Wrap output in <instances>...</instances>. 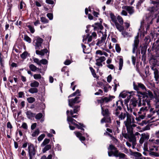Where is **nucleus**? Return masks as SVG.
<instances>
[{"mask_svg": "<svg viewBox=\"0 0 159 159\" xmlns=\"http://www.w3.org/2000/svg\"><path fill=\"white\" fill-rule=\"evenodd\" d=\"M26 115L28 118L30 119L35 116V114L33 113L30 111H27L26 112Z\"/></svg>", "mask_w": 159, "mask_h": 159, "instance_id": "nucleus-22", "label": "nucleus"}, {"mask_svg": "<svg viewBox=\"0 0 159 159\" xmlns=\"http://www.w3.org/2000/svg\"><path fill=\"white\" fill-rule=\"evenodd\" d=\"M29 68L33 71H35L38 68L33 64H31L29 66Z\"/></svg>", "mask_w": 159, "mask_h": 159, "instance_id": "nucleus-37", "label": "nucleus"}, {"mask_svg": "<svg viewBox=\"0 0 159 159\" xmlns=\"http://www.w3.org/2000/svg\"><path fill=\"white\" fill-rule=\"evenodd\" d=\"M139 43V40L138 39V37L136 36L135 38V40L134 42V43L133 44V48L132 50V52L134 53L135 52L136 50L137 49V47Z\"/></svg>", "mask_w": 159, "mask_h": 159, "instance_id": "nucleus-13", "label": "nucleus"}, {"mask_svg": "<svg viewBox=\"0 0 159 159\" xmlns=\"http://www.w3.org/2000/svg\"><path fill=\"white\" fill-rule=\"evenodd\" d=\"M134 155L135 159H141L140 157L141 154L139 152H136L134 153Z\"/></svg>", "mask_w": 159, "mask_h": 159, "instance_id": "nucleus-35", "label": "nucleus"}, {"mask_svg": "<svg viewBox=\"0 0 159 159\" xmlns=\"http://www.w3.org/2000/svg\"><path fill=\"white\" fill-rule=\"evenodd\" d=\"M147 117L148 118H151V120H152V122H154L158 120V119H156L155 120H153L155 117V116H153L151 113L148 114L147 116Z\"/></svg>", "mask_w": 159, "mask_h": 159, "instance_id": "nucleus-42", "label": "nucleus"}, {"mask_svg": "<svg viewBox=\"0 0 159 159\" xmlns=\"http://www.w3.org/2000/svg\"><path fill=\"white\" fill-rule=\"evenodd\" d=\"M74 133L76 136L83 143V141L85 140V138L82 136V134L79 132H75Z\"/></svg>", "mask_w": 159, "mask_h": 159, "instance_id": "nucleus-17", "label": "nucleus"}, {"mask_svg": "<svg viewBox=\"0 0 159 159\" xmlns=\"http://www.w3.org/2000/svg\"><path fill=\"white\" fill-rule=\"evenodd\" d=\"M80 106H76L74 107V110L73 111L72 110L70 111V113L71 115L73 114L74 113H76L80 110Z\"/></svg>", "mask_w": 159, "mask_h": 159, "instance_id": "nucleus-20", "label": "nucleus"}, {"mask_svg": "<svg viewBox=\"0 0 159 159\" xmlns=\"http://www.w3.org/2000/svg\"><path fill=\"white\" fill-rule=\"evenodd\" d=\"M116 50L118 53H120L121 51V48L120 47L119 44H116L115 46Z\"/></svg>", "mask_w": 159, "mask_h": 159, "instance_id": "nucleus-45", "label": "nucleus"}, {"mask_svg": "<svg viewBox=\"0 0 159 159\" xmlns=\"http://www.w3.org/2000/svg\"><path fill=\"white\" fill-rule=\"evenodd\" d=\"M79 97H77L74 99H69L68 101L69 106L73 108V106L74 104L79 103L80 102V101L79 100Z\"/></svg>", "mask_w": 159, "mask_h": 159, "instance_id": "nucleus-9", "label": "nucleus"}, {"mask_svg": "<svg viewBox=\"0 0 159 159\" xmlns=\"http://www.w3.org/2000/svg\"><path fill=\"white\" fill-rule=\"evenodd\" d=\"M103 28V27L102 25H99L98 26L94 27V30L95 31H97L98 33L100 32L102 33L101 30Z\"/></svg>", "mask_w": 159, "mask_h": 159, "instance_id": "nucleus-19", "label": "nucleus"}, {"mask_svg": "<svg viewBox=\"0 0 159 159\" xmlns=\"http://www.w3.org/2000/svg\"><path fill=\"white\" fill-rule=\"evenodd\" d=\"M51 148V145L50 144H47L45 145V147L43 149V153L46 152L47 151L49 150Z\"/></svg>", "mask_w": 159, "mask_h": 159, "instance_id": "nucleus-36", "label": "nucleus"}, {"mask_svg": "<svg viewBox=\"0 0 159 159\" xmlns=\"http://www.w3.org/2000/svg\"><path fill=\"white\" fill-rule=\"evenodd\" d=\"M110 18L111 20L114 23L115 25L116 29L120 31L121 32L124 29V28L123 26H122L118 23L116 18L114 15L112 13H110Z\"/></svg>", "mask_w": 159, "mask_h": 159, "instance_id": "nucleus-5", "label": "nucleus"}, {"mask_svg": "<svg viewBox=\"0 0 159 159\" xmlns=\"http://www.w3.org/2000/svg\"><path fill=\"white\" fill-rule=\"evenodd\" d=\"M28 91L30 93L33 94L37 93L38 92V89L36 88H31Z\"/></svg>", "mask_w": 159, "mask_h": 159, "instance_id": "nucleus-28", "label": "nucleus"}, {"mask_svg": "<svg viewBox=\"0 0 159 159\" xmlns=\"http://www.w3.org/2000/svg\"><path fill=\"white\" fill-rule=\"evenodd\" d=\"M138 87H139V88H141L143 90H146V87L143 84L141 83H138Z\"/></svg>", "mask_w": 159, "mask_h": 159, "instance_id": "nucleus-43", "label": "nucleus"}, {"mask_svg": "<svg viewBox=\"0 0 159 159\" xmlns=\"http://www.w3.org/2000/svg\"><path fill=\"white\" fill-rule=\"evenodd\" d=\"M45 137L44 134H42L40 135L38 138V141H42Z\"/></svg>", "mask_w": 159, "mask_h": 159, "instance_id": "nucleus-51", "label": "nucleus"}, {"mask_svg": "<svg viewBox=\"0 0 159 159\" xmlns=\"http://www.w3.org/2000/svg\"><path fill=\"white\" fill-rule=\"evenodd\" d=\"M151 64H152L153 66H159V58H153L151 59L150 61Z\"/></svg>", "mask_w": 159, "mask_h": 159, "instance_id": "nucleus-15", "label": "nucleus"}, {"mask_svg": "<svg viewBox=\"0 0 159 159\" xmlns=\"http://www.w3.org/2000/svg\"><path fill=\"white\" fill-rule=\"evenodd\" d=\"M50 142V140L49 139H45L42 143L41 144V146L44 147V146L46 145L47 144H48Z\"/></svg>", "mask_w": 159, "mask_h": 159, "instance_id": "nucleus-32", "label": "nucleus"}, {"mask_svg": "<svg viewBox=\"0 0 159 159\" xmlns=\"http://www.w3.org/2000/svg\"><path fill=\"white\" fill-rule=\"evenodd\" d=\"M122 8L128 11L130 15L133 14L134 12V7L130 6H124L122 7Z\"/></svg>", "mask_w": 159, "mask_h": 159, "instance_id": "nucleus-11", "label": "nucleus"}, {"mask_svg": "<svg viewBox=\"0 0 159 159\" xmlns=\"http://www.w3.org/2000/svg\"><path fill=\"white\" fill-rule=\"evenodd\" d=\"M39 83L35 80L33 81L30 84V86L32 88H38L39 86Z\"/></svg>", "mask_w": 159, "mask_h": 159, "instance_id": "nucleus-23", "label": "nucleus"}, {"mask_svg": "<svg viewBox=\"0 0 159 159\" xmlns=\"http://www.w3.org/2000/svg\"><path fill=\"white\" fill-rule=\"evenodd\" d=\"M151 69L154 71V77L156 81L159 80V71L156 67L150 66Z\"/></svg>", "mask_w": 159, "mask_h": 159, "instance_id": "nucleus-12", "label": "nucleus"}, {"mask_svg": "<svg viewBox=\"0 0 159 159\" xmlns=\"http://www.w3.org/2000/svg\"><path fill=\"white\" fill-rule=\"evenodd\" d=\"M89 68L93 77L94 78L96 77V74L94 70L93 69V68L92 67H90Z\"/></svg>", "mask_w": 159, "mask_h": 159, "instance_id": "nucleus-50", "label": "nucleus"}, {"mask_svg": "<svg viewBox=\"0 0 159 159\" xmlns=\"http://www.w3.org/2000/svg\"><path fill=\"white\" fill-rule=\"evenodd\" d=\"M118 58H119V70H121L123 66V60L121 56H119L118 57Z\"/></svg>", "mask_w": 159, "mask_h": 159, "instance_id": "nucleus-18", "label": "nucleus"}, {"mask_svg": "<svg viewBox=\"0 0 159 159\" xmlns=\"http://www.w3.org/2000/svg\"><path fill=\"white\" fill-rule=\"evenodd\" d=\"M39 129H37L32 134V136L33 137H35L37 136L39 134Z\"/></svg>", "mask_w": 159, "mask_h": 159, "instance_id": "nucleus-39", "label": "nucleus"}, {"mask_svg": "<svg viewBox=\"0 0 159 159\" xmlns=\"http://www.w3.org/2000/svg\"><path fill=\"white\" fill-rule=\"evenodd\" d=\"M78 124H76L75 125L76 126L77 128L79 129H80L82 130H84V129L83 128L84 127V125L81 123H79Z\"/></svg>", "mask_w": 159, "mask_h": 159, "instance_id": "nucleus-34", "label": "nucleus"}, {"mask_svg": "<svg viewBox=\"0 0 159 159\" xmlns=\"http://www.w3.org/2000/svg\"><path fill=\"white\" fill-rule=\"evenodd\" d=\"M48 52V51L46 48L44 49L41 51L37 50L36 51V53L37 54L41 55V56L44 55L45 53Z\"/></svg>", "mask_w": 159, "mask_h": 159, "instance_id": "nucleus-16", "label": "nucleus"}, {"mask_svg": "<svg viewBox=\"0 0 159 159\" xmlns=\"http://www.w3.org/2000/svg\"><path fill=\"white\" fill-rule=\"evenodd\" d=\"M24 39L29 43H30L31 42L32 40L27 35L24 36Z\"/></svg>", "mask_w": 159, "mask_h": 159, "instance_id": "nucleus-31", "label": "nucleus"}, {"mask_svg": "<svg viewBox=\"0 0 159 159\" xmlns=\"http://www.w3.org/2000/svg\"><path fill=\"white\" fill-rule=\"evenodd\" d=\"M103 98V99L104 102H108L109 101H110L111 100V98L108 97H106Z\"/></svg>", "mask_w": 159, "mask_h": 159, "instance_id": "nucleus-54", "label": "nucleus"}, {"mask_svg": "<svg viewBox=\"0 0 159 159\" xmlns=\"http://www.w3.org/2000/svg\"><path fill=\"white\" fill-rule=\"evenodd\" d=\"M131 58L133 64L134 66L135 64L136 58L134 56H132L131 57Z\"/></svg>", "mask_w": 159, "mask_h": 159, "instance_id": "nucleus-57", "label": "nucleus"}, {"mask_svg": "<svg viewBox=\"0 0 159 159\" xmlns=\"http://www.w3.org/2000/svg\"><path fill=\"white\" fill-rule=\"evenodd\" d=\"M150 113L153 116V115H154L156 113H157V115H158L159 114V109H158L157 110H156V111L155 110H154L153 108H151L150 110Z\"/></svg>", "mask_w": 159, "mask_h": 159, "instance_id": "nucleus-27", "label": "nucleus"}, {"mask_svg": "<svg viewBox=\"0 0 159 159\" xmlns=\"http://www.w3.org/2000/svg\"><path fill=\"white\" fill-rule=\"evenodd\" d=\"M27 100L29 103H31L35 101V99L33 97H30L27 98Z\"/></svg>", "mask_w": 159, "mask_h": 159, "instance_id": "nucleus-41", "label": "nucleus"}, {"mask_svg": "<svg viewBox=\"0 0 159 159\" xmlns=\"http://www.w3.org/2000/svg\"><path fill=\"white\" fill-rule=\"evenodd\" d=\"M80 91L79 90L77 89L76 90V91L73 93L72 94L70 95L69 96L68 98H70L73 96H75L77 95V96H80Z\"/></svg>", "mask_w": 159, "mask_h": 159, "instance_id": "nucleus-24", "label": "nucleus"}, {"mask_svg": "<svg viewBox=\"0 0 159 159\" xmlns=\"http://www.w3.org/2000/svg\"><path fill=\"white\" fill-rule=\"evenodd\" d=\"M122 31L121 34L124 37H131V35L127 32Z\"/></svg>", "mask_w": 159, "mask_h": 159, "instance_id": "nucleus-40", "label": "nucleus"}, {"mask_svg": "<svg viewBox=\"0 0 159 159\" xmlns=\"http://www.w3.org/2000/svg\"><path fill=\"white\" fill-rule=\"evenodd\" d=\"M141 137L145 140H148L149 138V134L148 133H143L141 134Z\"/></svg>", "mask_w": 159, "mask_h": 159, "instance_id": "nucleus-26", "label": "nucleus"}, {"mask_svg": "<svg viewBox=\"0 0 159 159\" xmlns=\"http://www.w3.org/2000/svg\"><path fill=\"white\" fill-rule=\"evenodd\" d=\"M125 156V155L124 153L119 152L118 155V157H119L121 158H124Z\"/></svg>", "mask_w": 159, "mask_h": 159, "instance_id": "nucleus-61", "label": "nucleus"}, {"mask_svg": "<svg viewBox=\"0 0 159 159\" xmlns=\"http://www.w3.org/2000/svg\"><path fill=\"white\" fill-rule=\"evenodd\" d=\"M43 42V40L39 37H37L34 41V45L35 49H40L43 48L42 47V44Z\"/></svg>", "mask_w": 159, "mask_h": 159, "instance_id": "nucleus-8", "label": "nucleus"}, {"mask_svg": "<svg viewBox=\"0 0 159 159\" xmlns=\"http://www.w3.org/2000/svg\"><path fill=\"white\" fill-rule=\"evenodd\" d=\"M102 110V113L103 116H108L110 114V112L108 109L106 107H103L101 105Z\"/></svg>", "mask_w": 159, "mask_h": 159, "instance_id": "nucleus-14", "label": "nucleus"}, {"mask_svg": "<svg viewBox=\"0 0 159 159\" xmlns=\"http://www.w3.org/2000/svg\"><path fill=\"white\" fill-rule=\"evenodd\" d=\"M144 40L146 43L149 42H150V37L149 36H146L144 39Z\"/></svg>", "mask_w": 159, "mask_h": 159, "instance_id": "nucleus-60", "label": "nucleus"}, {"mask_svg": "<svg viewBox=\"0 0 159 159\" xmlns=\"http://www.w3.org/2000/svg\"><path fill=\"white\" fill-rule=\"evenodd\" d=\"M48 63V61L45 59H43L41 60H40V65H41V64L43 65H46Z\"/></svg>", "mask_w": 159, "mask_h": 159, "instance_id": "nucleus-48", "label": "nucleus"}, {"mask_svg": "<svg viewBox=\"0 0 159 159\" xmlns=\"http://www.w3.org/2000/svg\"><path fill=\"white\" fill-rule=\"evenodd\" d=\"M140 93L143 97L142 101L141 98H139V100L137 101L131 100L130 102L129 106L128 104L127 105V111L131 113L133 111L132 107H136L138 102V107H140L142 105H145L146 103L147 104L148 107H142L140 109L139 111L138 112L139 116L136 118V120L138 121H139L141 120L144 118L147 112L148 111L149 108L151 107L150 100L153 97L152 93L149 91H147L146 92H140Z\"/></svg>", "mask_w": 159, "mask_h": 159, "instance_id": "nucleus-1", "label": "nucleus"}, {"mask_svg": "<svg viewBox=\"0 0 159 159\" xmlns=\"http://www.w3.org/2000/svg\"><path fill=\"white\" fill-rule=\"evenodd\" d=\"M106 31V30H105ZM107 34L106 31L104 33H102V36L101 37L100 39H97V42L96 43L97 45L101 47L103 49H104L107 48V44L106 42Z\"/></svg>", "mask_w": 159, "mask_h": 159, "instance_id": "nucleus-4", "label": "nucleus"}, {"mask_svg": "<svg viewBox=\"0 0 159 159\" xmlns=\"http://www.w3.org/2000/svg\"><path fill=\"white\" fill-rule=\"evenodd\" d=\"M127 114V118L126 120L124 121V123L126 128L128 132L131 134L133 133V129L134 127L136 125L134 123L135 122L134 118L132 117L131 114H130L126 111Z\"/></svg>", "mask_w": 159, "mask_h": 159, "instance_id": "nucleus-2", "label": "nucleus"}, {"mask_svg": "<svg viewBox=\"0 0 159 159\" xmlns=\"http://www.w3.org/2000/svg\"><path fill=\"white\" fill-rule=\"evenodd\" d=\"M150 1H151V3L155 6L156 7H152L150 8L149 10L152 12H155L159 9V0H150Z\"/></svg>", "mask_w": 159, "mask_h": 159, "instance_id": "nucleus-7", "label": "nucleus"}, {"mask_svg": "<svg viewBox=\"0 0 159 159\" xmlns=\"http://www.w3.org/2000/svg\"><path fill=\"white\" fill-rule=\"evenodd\" d=\"M116 104L117 107L113 111V114L116 116L120 120H124L127 115L126 111L123 112L121 111L122 108L120 105H122L123 102L121 101H118L116 102Z\"/></svg>", "mask_w": 159, "mask_h": 159, "instance_id": "nucleus-3", "label": "nucleus"}, {"mask_svg": "<svg viewBox=\"0 0 159 159\" xmlns=\"http://www.w3.org/2000/svg\"><path fill=\"white\" fill-rule=\"evenodd\" d=\"M28 56H29V54L26 51L24 52L21 55V57L23 59H25Z\"/></svg>", "mask_w": 159, "mask_h": 159, "instance_id": "nucleus-29", "label": "nucleus"}, {"mask_svg": "<svg viewBox=\"0 0 159 159\" xmlns=\"http://www.w3.org/2000/svg\"><path fill=\"white\" fill-rule=\"evenodd\" d=\"M52 155H49L47 158H46L45 157H43L41 159H52Z\"/></svg>", "mask_w": 159, "mask_h": 159, "instance_id": "nucleus-64", "label": "nucleus"}, {"mask_svg": "<svg viewBox=\"0 0 159 159\" xmlns=\"http://www.w3.org/2000/svg\"><path fill=\"white\" fill-rule=\"evenodd\" d=\"M150 27V24L149 23H148L146 26L145 27L146 28V31L145 32V31H144L143 33V34H142V35L143 36H144L145 35L147 34V33L148 31L149 30V29Z\"/></svg>", "mask_w": 159, "mask_h": 159, "instance_id": "nucleus-33", "label": "nucleus"}, {"mask_svg": "<svg viewBox=\"0 0 159 159\" xmlns=\"http://www.w3.org/2000/svg\"><path fill=\"white\" fill-rule=\"evenodd\" d=\"M121 14V15L125 16H127L128 14L126 11L124 9L122 11Z\"/></svg>", "mask_w": 159, "mask_h": 159, "instance_id": "nucleus-62", "label": "nucleus"}, {"mask_svg": "<svg viewBox=\"0 0 159 159\" xmlns=\"http://www.w3.org/2000/svg\"><path fill=\"white\" fill-rule=\"evenodd\" d=\"M28 149L30 159H33L36 153L34 146L33 144H30L28 146Z\"/></svg>", "mask_w": 159, "mask_h": 159, "instance_id": "nucleus-6", "label": "nucleus"}, {"mask_svg": "<svg viewBox=\"0 0 159 159\" xmlns=\"http://www.w3.org/2000/svg\"><path fill=\"white\" fill-rule=\"evenodd\" d=\"M117 82L116 80H115L114 81V83L115 84V86L114 89V91H115L116 90V88L118 86H119V84L118 83H116Z\"/></svg>", "mask_w": 159, "mask_h": 159, "instance_id": "nucleus-55", "label": "nucleus"}, {"mask_svg": "<svg viewBox=\"0 0 159 159\" xmlns=\"http://www.w3.org/2000/svg\"><path fill=\"white\" fill-rule=\"evenodd\" d=\"M96 65L99 66H102V63L106 60L105 57L104 56L99 57L97 56H96Z\"/></svg>", "mask_w": 159, "mask_h": 159, "instance_id": "nucleus-10", "label": "nucleus"}, {"mask_svg": "<svg viewBox=\"0 0 159 159\" xmlns=\"http://www.w3.org/2000/svg\"><path fill=\"white\" fill-rule=\"evenodd\" d=\"M27 27L29 28L30 32L32 33H33L35 31V30L33 26L30 25H28Z\"/></svg>", "mask_w": 159, "mask_h": 159, "instance_id": "nucleus-49", "label": "nucleus"}, {"mask_svg": "<svg viewBox=\"0 0 159 159\" xmlns=\"http://www.w3.org/2000/svg\"><path fill=\"white\" fill-rule=\"evenodd\" d=\"M34 79L37 80L41 79L42 78L41 75L40 74H35L33 75Z\"/></svg>", "mask_w": 159, "mask_h": 159, "instance_id": "nucleus-46", "label": "nucleus"}, {"mask_svg": "<svg viewBox=\"0 0 159 159\" xmlns=\"http://www.w3.org/2000/svg\"><path fill=\"white\" fill-rule=\"evenodd\" d=\"M120 23V25H122L124 23V21L122 17L120 16H118L116 18Z\"/></svg>", "mask_w": 159, "mask_h": 159, "instance_id": "nucleus-30", "label": "nucleus"}, {"mask_svg": "<svg viewBox=\"0 0 159 159\" xmlns=\"http://www.w3.org/2000/svg\"><path fill=\"white\" fill-rule=\"evenodd\" d=\"M67 120L68 122H70L75 125L76 124L75 123V122H76V120L70 116H67Z\"/></svg>", "mask_w": 159, "mask_h": 159, "instance_id": "nucleus-25", "label": "nucleus"}, {"mask_svg": "<svg viewBox=\"0 0 159 159\" xmlns=\"http://www.w3.org/2000/svg\"><path fill=\"white\" fill-rule=\"evenodd\" d=\"M114 150L115 151L114 152H113V156L116 157H118L119 152L116 149V150Z\"/></svg>", "mask_w": 159, "mask_h": 159, "instance_id": "nucleus-52", "label": "nucleus"}, {"mask_svg": "<svg viewBox=\"0 0 159 159\" xmlns=\"http://www.w3.org/2000/svg\"><path fill=\"white\" fill-rule=\"evenodd\" d=\"M40 19L41 21L43 23H47L48 22V20L44 17H41Z\"/></svg>", "mask_w": 159, "mask_h": 159, "instance_id": "nucleus-44", "label": "nucleus"}, {"mask_svg": "<svg viewBox=\"0 0 159 159\" xmlns=\"http://www.w3.org/2000/svg\"><path fill=\"white\" fill-rule=\"evenodd\" d=\"M116 148L112 145H110L108 148V149H110L111 151L112 150H116Z\"/></svg>", "mask_w": 159, "mask_h": 159, "instance_id": "nucleus-56", "label": "nucleus"}, {"mask_svg": "<svg viewBox=\"0 0 159 159\" xmlns=\"http://www.w3.org/2000/svg\"><path fill=\"white\" fill-rule=\"evenodd\" d=\"M47 16L50 20H52L53 19V15L51 13H48Z\"/></svg>", "mask_w": 159, "mask_h": 159, "instance_id": "nucleus-58", "label": "nucleus"}, {"mask_svg": "<svg viewBox=\"0 0 159 159\" xmlns=\"http://www.w3.org/2000/svg\"><path fill=\"white\" fill-rule=\"evenodd\" d=\"M88 39V43H89L91 42L92 40V36L89 35V34H87L86 36H83V41L84 42L86 41L87 39Z\"/></svg>", "mask_w": 159, "mask_h": 159, "instance_id": "nucleus-21", "label": "nucleus"}, {"mask_svg": "<svg viewBox=\"0 0 159 159\" xmlns=\"http://www.w3.org/2000/svg\"><path fill=\"white\" fill-rule=\"evenodd\" d=\"M21 127L24 129H27V128H28V127H27V125L26 124V123H23L22 125H21Z\"/></svg>", "mask_w": 159, "mask_h": 159, "instance_id": "nucleus-63", "label": "nucleus"}, {"mask_svg": "<svg viewBox=\"0 0 159 159\" xmlns=\"http://www.w3.org/2000/svg\"><path fill=\"white\" fill-rule=\"evenodd\" d=\"M33 61L34 62L36 63L39 65H40V60L37 58H34Z\"/></svg>", "mask_w": 159, "mask_h": 159, "instance_id": "nucleus-53", "label": "nucleus"}, {"mask_svg": "<svg viewBox=\"0 0 159 159\" xmlns=\"http://www.w3.org/2000/svg\"><path fill=\"white\" fill-rule=\"evenodd\" d=\"M35 116L36 119L40 120L43 117V115L42 113H39L37 114Z\"/></svg>", "mask_w": 159, "mask_h": 159, "instance_id": "nucleus-38", "label": "nucleus"}, {"mask_svg": "<svg viewBox=\"0 0 159 159\" xmlns=\"http://www.w3.org/2000/svg\"><path fill=\"white\" fill-rule=\"evenodd\" d=\"M55 149L58 151H60L61 150V148L59 144H57Z\"/></svg>", "mask_w": 159, "mask_h": 159, "instance_id": "nucleus-59", "label": "nucleus"}, {"mask_svg": "<svg viewBox=\"0 0 159 159\" xmlns=\"http://www.w3.org/2000/svg\"><path fill=\"white\" fill-rule=\"evenodd\" d=\"M154 101L156 102L155 104L156 108H157L159 107V98H154Z\"/></svg>", "mask_w": 159, "mask_h": 159, "instance_id": "nucleus-47", "label": "nucleus"}]
</instances>
